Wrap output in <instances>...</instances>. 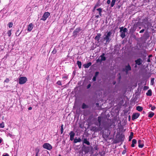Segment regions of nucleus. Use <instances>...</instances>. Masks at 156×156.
Returning <instances> with one entry per match:
<instances>
[{"label":"nucleus","mask_w":156,"mask_h":156,"mask_svg":"<svg viewBox=\"0 0 156 156\" xmlns=\"http://www.w3.org/2000/svg\"><path fill=\"white\" fill-rule=\"evenodd\" d=\"M154 115V112H150L149 113L148 117L151 118L152 117H153V116Z\"/></svg>","instance_id":"5701e85b"},{"label":"nucleus","mask_w":156,"mask_h":156,"mask_svg":"<svg viewBox=\"0 0 156 156\" xmlns=\"http://www.w3.org/2000/svg\"><path fill=\"white\" fill-rule=\"evenodd\" d=\"M126 150H124L122 152V154H125L126 153Z\"/></svg>","instance_id":"a18cd8bd"},{"label":"nucleus","mask_w":156,"mask_h":156,"mask_svg":"<svg viewBox=\"0 0 156 156\" xmlns=\"http://www.w3.org/2000/svg\"><path fill=\"white\" fill-rule=\"evenodd\" d=\"M33 25L32 23H30L28 26L27 31H30L33 29Z\"/></svg>","instance_id":"ddd939ff"},{"label":"nucleus","mask_w":156,"mask_h":156,"mask_svg":"<svg viewBox=\"0 0 156 156\" xmlns=\"http://www.w3.org/2000/svg\"><path fill=\"white\" fill-rule=\"evenodd\" d=\"M0 125H1V124H0Z\"/></svg>","instance_id":"774afa93"},{"label":"nucleus","mask_w":156,"mask_h":156,"mask_svg":"<svg viewBox=\"0 0 156 156\" xmlns=\"http://www.w3.org/2000/svg\"><path fill=\"white\" fill-rule=\"evenodd\" d=\"M143 140H139L138 141V144L139 147L142 148L144 146V144L143 143Z\"/></svg>","instance_id":"1a4fd4ad"},{"label":"nucleus","mask_w":156,"mask_h":156,"mask_svg":"<svg viewBox=\"0 0 156 156\" xmlns=\"http://www.w3.org/2000/svg\"><path fill=\"white\" fill-rule=\"evenodd\" d=\"M57 84L59 85H62V83L59 80L57 82Z\"/></svg>","instance_id":"f704fd0d"},{"label":"nucleus","mask_w":156,"mask_h":156,"mask_svg":"<svg viewBox=\"0 0 156 156\" xmlns=\"http://www.w3.org/2000/svg\"><path fill=\"white\" fill-rule=\"evenodd\" d=\"M16 156V155H15V156Z\"/></svg>","instance_id":"69168bd1"},{"label":"nucleus","mask_w":156,"mask_h":156,"mask_svg":"<svg viewBox=\"0 0 156 156\" xmlns=\"http://www.w3.org/2000/svg\"><path fill=\"white\" fill-rule=\"evenodd\" d=\"M32 107H30L28 108V110H32Z\"/></svg>","instance_id":"5fc2aeb1"},{"label":"nucleus","mask_w":156,"mask_h":156,"mask_svg":"<svg viewBox=\"0 0 156 156\" xmlns=\"http://www.w3.org/2000/svg\"><path fill=\"white\" fill-rule=\"evenodd\" d=\"M8 25L9 28H11L12 26L13 23L12 22H10L8 24Z\"/></svg>","instance_id":"72a5a7b5"},{"label":"nucleus","mask_w":156,"mask_h":156,"mask_svg":"<svg viewBox=\"0 0 156 156\" xmlns=\"http://www.w3.org/2000/svg\"><path fill=\"white\" fill-rule=\"evenodd\" d=\"M27 80V78L26 77H20L19 80V83L20 84H24Z\"/></svg>","instance_id":"7ed1b4c3"},{"label":"nucleus","mask_w":156,"mask_h":156,"mask_svg":"<svg viewBox=\"0 0 156 156\" xmlns=\"http://www.w3.org/2000/svg\"><path fill=\"white\" fill-rule=\"evenodd\" d=\"M42 146L43 148L48 150H51L52 148V147L51 145L48 143H44Z\"/></svg>","instance_id":"39448f33"},{"label":"nucleus","mask_w":156,"mask_h":156,"mask_svg":"<svg viewBox=\"0 0 156 156\" xmlns=\"http://www.w3.org/2000/svg\"><path fill=\"white\" fill-rule=\"evenodd\" d=\"M88 106L86 105L85 103H83V104L82 105V108L83 109H85L87 108Z\"/></svg>","instance_id":"bb28decb"},{"label":"nucleus","mask_w":156,"mask_h":156,"mask_svg":"<svg viewBox=\"0 0 156 156\" xmlns=\"http://www.w3.org/2000/svg\"><path fill=\"white\" fill-rule=\"evenodd\" d=\"M57 52V51L56 49L55 48H54V49L53 50V51H52V53L53 54H56V53Z\"/></svg>","instance_id":"473e14b6"},{"label":"nucleus","mask_w":156,"mask_h":156,"mask_svg":"<svg viewBox=\"0 0 156 156\" xmlns=\"http://www.w3.org/2000/svg\"><path fill=\"white\" fill-rule=\"evenodd\" d=\"M122 31H123L122 32L125 33L127 32V29L126 28H125L123 29Z\"/></svg>","instance_id":"c9c22d12"},{"label":"nucleus","mask_w":156,"mask_h":156,"mask_svg":"<svg viewBox=\"0 0 156 156\" xmlns=\"http://www.w3.org/2000/svg\"><path fill=\"white\" fill-rule=\"evenodd\" d=\"M133 133L132 132L130 133V135L129 137V141H130L133 138Z\"/></svg>","instance_id":"4be33fe9"},{"label":"nucleus","mask_w":156,"mask_h":156,"mask_svg":"<svg viewBox=\"0 0 156 156\" xmlns=\"http://www.w3.org/2000/svg\"><path fill=\"white\" fill-rule=\"evenodd\" d=\"M115 82L114 83V84H115Z\"/></svg>","instance_id":"e2e57ef3"},{"label":"nucleus","mask_w":156,"mask_h":156,"mask_svg":"<svg viewBox=\"0 0 156 156\" xmlns=\"http://www.w3.org/2000/svg\"><path fill=\"white\" fill-rule=\"evenodd\" d=\"M152 55H149L148 56V57L149 58L152 57Z\"/></svg>","instance_id":"13d9d810"},{"label":"nucleus","mask_w":156,"mask_h":156,"mask_svg":"<svg viewBox=\"0 0 156 156\" xmlns=\"http://www.w3.org/2000/svg\"><path fill=\"white\" fill-rule=\"evenodd\" d=\"M0 125H1V124H0Z\"/></svg>","instance_id":"338daca9"},{"label":"nucleus","mask_w":156,"mask_h":156,"mask_svg":"<svg viewBox=\"0 0 156 156\" xmlns=\"http://www.w3.org/2000/svg\"><path fill=\"white\" fill-rule=\"evenodd\" d=\"M9 79L6 78V80H5L4 82H5V83H8L9 82Z\"/></svg>","instance_id":"58836bf2"},{"label":"nucleus","mask_w":156,"mask_h":156,"mask_svg":"<svg viewBox=\"0 0 156 156\" xmlns=\"http://www.w3.org/2000/svg\"><path fill=\"white\" fill-rule=\"evenodd\" d=\"M2 156H9V155L6 153L5 155H3Z\"/></svg>","instance_id":"864d4df0"},{"label":"nucleus","mask_w":156,"mask_h":156,"mask_svg":"<svg viewBox=\"0 0 156 156\" xmlns=\"http://www.w3.org/2000/svg\"><path fill=\"white\" fill-rule=\"evenodd\" d=\"M116 0H112L111 3V7H113L115 4Z\"/></svg>","instance_id":"a878e982"},{"label":"nucleus","mask_w":156,"mask_h":156,"mask_svg":"<svg viewBox=\"0 0 156 156\" xmlns=\"http://www.w3.org/2000/svg\"><path fill=\"white\" fill-rule=\"evenodd\" d=\"M83 143L87 144L88 145H90V142L88 141L87 139L86 138H85L84 139L83 141Z\"/></svg>","instance_id":"aec40b11"},{"label":"nucleus","mask_w":156,"mask_h":156,"mask_svg":"<svg viewBox=\"0 0 156 156\" xmlns=\"http://www.w3.org/2000/svg\"><path fill=\"white\" fill-rule=\"evenodd\" d=\"M140 116V114L138 113H133L132 116V120H134L137 119Z\"/></svg>","instance_id":"6e6552de"},{"label":"nucleus","mask_w":156,"mask_h":156,"mask_svg":"<svg viewBox=\"0 0 156 156\" xmlns=\"http://www.w3.org/2000/svg\"><path fill=\"white\" fill-rule=\"evenodd\" d=\"M125 33L122 32H121V34L120 35V36L122 38H124L125 36Z\"/></svg>","instance_id":"cd10ccee"},{"label":"nucleus","mask_w":156,"mask_h":156,"mask_svg":"<svg viewBox=\"0 0 156 156\" xmlns=\"http://www.w3.org/2000/svg\"><path fill=\"white\" fill-rule=\"evenodd\" d=\"M7 34L9 37H10L11 34V30H10L7 31Z\"/></svg>","instance_id":"c756f323"},{"label":"nucleus","mask_w":156,"mask_h":156,"mask_svg":"<svg viewBox=\"0 0 156 156\" xmlns=\"http://www.w3.org/2000/svg\"><path fill=\"white\" fill-rule=\"evenodd\" d=\"M105 54L104 53H102L101 55L100 56V57L101 58V61H105L106 60V58L105 57Z\"/></svg>","instance_id":"dca6fc26"},{"label":"nucleus","mask_w":156,"mask_h":156,"mask_svg":"<svg viewBox=\"0 0 156 156\" xmlns=\"http://www.w3.org/2000/svg\"><path fill=\"white\" fill-rule=\"evenodd\" d=\"M112 34V32L111 31H109L106 34L104 35L105 37L103 38L104 40L106 41V43H108L111 40V39L110 38L111 35Z\"/></svg>","instance_id":"f03ea898"},{"label":"nucleus","mask_w":156,"mask_h":156,"mask_svg":"<svg viewBox=\"0 0 156 156\" xmlns=\"http://www.w3.org/2000/svg\"><path fill=\"white\" fill-rule=\"evenodd\" d=\"M82 149L83 151L86 154L89 152L90 150V147H83Z\"/></svg>","instance_id":"9d476101"},{"label":"nucleus","mask_w":156,"mask_h":156,"mask_svg":"<svg viewBox=\"0 0 156 156\" xmlns=\"http://www.w3.org/2000/svg\"><path fill=\"white\" fill-rule=\"evenodd\" d=\"M35 151H36L35 156H38V154L39 151V150L38 149H36Z\"/></svg>","instance_id":"2f4dec72"},{"label":"nucleus","mask_w":156,"mask_h":156,"mask_svg":"<svg viewBox=\"0 0 156 156\" xmlns=\"http://www.w3.org/2000/svg\"><path fill=\"white\" fill-rule=\"evenodd\" d=\"M50 13L48 12H44L42 18L40 20L45 21L46 20L47 18L50 16Z\"/></svg>","instance_id":"20e7f679"},{"label":"nucleus","mask_w":156,"mask_h":156,"mask_svg":"<svg viewBox=\"0 0 156 156\" xmlns=\"http://www.w3.org/2000/svg\"><path fill=\"white\" fill-rule=\"evenodd\" d=\"M149 88V87L147 86H145L144 87V90H147Z\"/></svg>","instance_id":"79ce46f5"},{"label":"nucleus","mask_w":156,"mask_h":156,"mask_svg":"<svg viewBox=\"0 0 156 156\" xmlns=\"http://www.w3.org/2000/svg\"><path fill=\"white\" fill-rule=\"evenodd\" d=\"M94 149L96 150H98V148H97V147H95Z\"/></svg>","instance_id":"052dcab7"},{"label":"nucleus","mask_w":156,"mask_h":156,"mask_svg":"<svg viewBox=\"0 0 156 156\" xmlns=\"http://www.w3.org/2000/svg\"><path fill=\"white\" fill-rule=\"evenodd\" d=\"M102 61H101V59H100L99 58H98V59H97L96 60V62L97 63L98 62H100L101 63L102 62Z\"/></svg>","instance_id":"e433bc0d"},{"label":"nucleus","mask_w":156,"mask_h":156,"mask_svg":"<svg viewBox=\"0 0 156 156\" xmlns=\"http://www.w3.org/2000/svg\"><path fill=\"white\" fill-rule=\"evenodd\" d=\"M153 106L151 105V104H150L149 105V107H151V108H152V106Z\"/></svg>","instance_id":"4d7b16f0"},{"label":"nucleus","mask_w":156,"mask_h":156,"mask_svg":"<svg viewBox=\"0 0 156 156\" xmlns=\"http://www.w3.org/2000/svg\"><path fill=\"white\" fill-rule=\"evenodd\" d=\"M136 109L138 111L141 112L143 110V108L142 107L138 106L136 107Z\"/></svg>","instance_id":"412c9836"},{"label":"nucleus","mask_w":156,"mask_h":156,"mask_svg":"<svg viewBox=\"0 0 156 156\" xmlns=\"http://www.w3.org/2000/svg\"><path fill=\"white\" fill-rule=\"evenodd\" d=\"M0 142H1V143L2 142V140L1 139V141H0Z\"/></svg>","instance_id":"0e129e2a"},{"label":"nucleus","mask_w":156,"mask_h":156,"mask_svg":"<svg viewBox=\"0 0 156 156\" xmlns=\"http://www.w3.org/2000/svg\"><path fill=\"white\" fill-rule=\"evenodd\" d=\"M131 70V67L128 64L127 66H125V69H123V70L125 71L126 74L128 73V72L129 71Z\"/></svg>","instance_id":"0eeeda50"},{"label":"nucleus","mask_w":156,"mask_h":156,"mask_svg":"<svg viewBox=\"0 0 156 156\" xmlns=\"http://www.w3.org/2000/svg\"><path fill=\"white\" fill-rule=\"evenodd\" d=\"M81 141V140L80 138H79L78 139H77L76 138L74 139L73 142L74 143H76L78 142H80Z\"/></svg>","instance_id":"a211bd4d"},{"label":"nucleus","mask_w":156,"mask_h":156,"mask_svg":"<svg viewBox=\"0 0 156 156\" xmlns=\"http://www.w3.org/2000/svg\"><path fill=\"white\" fill-rule=\"evenodd\" d=\"M147 62H151V60H150V58H149L148 59H147Z\"/></svg>","instance_id":"6e6d98bb"},{"label":"nucleus","mask_w":156,"mask_h":156,"mask_svg":"<svg viewBox=\"0 0 156 156\" xmlns=\"http://www.w3.org/2000/svg\"><path fill=\"white\" fill-rule=\"evenodd\" d=\"M81 30L80 27H78L75 29V30L73 32V36L74 37H76L79 32Z\"/></svg>","instance_id":"423d86ee"},{"label":"nucleus","mask_w":156,"mask_h":156,"mask_svg":"<svg viewBox=\"0 0 156 156\" xmlns=\"http://www.w3.org/2000/svg\"><path fill=\"white\" fill-rule=\"evenodd\" d=\"M96 77H97L95 76L93 77V78L92 79V80L93 81H95L96 80Z\"/></svg>","instance_id":"37998d69"},{"label":"nucleus","mask_w":156,"mask_h":156,"mask_svg":"<svg viewBox=\"0 0 156 156\" xmlns=\"http://www.w3.org/2000/svg\"><path fill=\"white\" fill-rule=\"evenodd\" d=\"M135 62L136 65H140L142 63V61L141 58H139L136 60Z\"/></svg>","instance_id":"f8f14e48"},{"label":"nucleus","mask_w":156,"mask_h":156,"mask_svg":"<svg viewBox=\"0 0 156 156\" xmlns=\"http://www.w3.org/2000/svg\"><path fill=\"white\" fill-rule=\"evenodd\" d=\"M70 135V139L71 141H73L74 140V137L75 135V133L73 131H71L69 133Z\"/></svg>","instance_id":"9b49d317"},{"label":"nucleus","mask_w":156,"mask_h":156,"mask_svg":"<svg viewBox=\"0 0 156 156\" xmlns=\"http://www.w3.org/2000/svg\"><path fill=\"white\" fill-rule=\"evenodd\" d=\"M91 86L90 84H89L87 86V88L88 89Z\"/></svg>","instance_id":"8fccbe9b"},{"label":"nucleus","mask_w":156,"mask_h":156,"mask_svg":"<svg viewBox=\"0 0 156 156\" xmlns=\"http://www.w3.org/2000/svg\"><path fill=\"white\" fill-rule=\"evenodd\" d=\"M61 133L62 134L63 132L64 128H63V125L62 124L61 126Z\"/></svg>","instance_id":"c85d7f7f"},{"label":"nucleus","mask_w":156,"mask_h":156,"mask_svg":"<svg viewBox=\"0 0 156 156\" xmlns=\"http://www.w3.org/2000/svg\"><path fill=\"white\" fill-rule=\"evenodd\" d=\"M154 78H152L151 79V85H153L154 83Z\"/></svg>","instance_id":"7c9ffc66"},{"label":"nucleus","mask_w":156,"mask_h":156,"mask_svg":"<svg viewBox=\"0 0 156 156\" xmlns=\"http://www.w3.org/2000/svg\"><path fill=\"white\" fill-rule=\"evenodd\" d=\"M106 119L102 116H99L98 117V122H95L94 124L98 127L92 126L90 128V130L94 131V133L99 131H103V127L101 124L103 125L104 130H108L111 126L112 124L110 123H108L105 122Z\"/></svg>","instance_id":"f257e3e1"},{"label":"nucleus","mask_w":156,"mask_h":156,"mask_svg":"<svg viewBox=\"0 0 156 156\" xmlns=\"http://www.w3.org/2000/svg\"><path fill=\"white\" fill-rule=\"evenodd\" d=\"M99 17H100V16L98 15H96L95 16V17L97 18H99Z\"/></svg>","instance_id":"603ef678"},{"label":"nucleus","mask_w":156,"mask_h":156,"mask_svg":"<svg viewBox=\"0 0 156 156\" xmlns=\"http://www.w3.org/2000/svg\"><path fill=\"white\" fill-rule=\"evenodd\" d=\"M146 94L147 96H151L152 95L151 90V89L148 90L147 92L146 93Z\"/></svg>","instance_id":"6ab92c4d"},{"label":"nucleus","mask_w":156,"mask_h":156,"mask_svg":"<svg viewBox=\"0 0 156 156\" xmlns=\"http://www.w3.org/2000/svg\"><path fill=\"white\" fill-rule=\"evenodd\" d=\"M156 109V107L154 106H152V108H151V110L152 111H154Z\"/></svg>","instance_id":"a19ab883"},{"label":"nucleus","mask_w":156,"mask_h":156,"mask_svg":"<svg viewBox=\"0 0 156 156\" xmlns=\"http://www.w3.org/2000/svg\"><path fill=\"white\" fill-rule=\"evenodd\" d=\"M19 30H17L16 31V36H19V35L20 34H20H18L17 35V34H18V32H19Z\"/></svg>","instance_id":"ea45409f"},{"label":"nucleus","mask_w":156,"mask_h":156,"mask_svg":"<svg viewBox=\"0 0 156 156\" xmlns=\"http://www.w3.org/2000/svg\"><path fill=\"white\" fill-rule=\"evenodd\" d=\"M137 65H136V64L134 66V68H136L137 67Z\"/></svg>","instance_id":"680f3d73"},{"label":"nucleus","mask_w":156,"mask_h":156,"mask_svg":"<svg viewBox=\"0 0 156 156\" xmlns=\"http://www.w3.org/2000/svg\"><path fill=\"white\" fill-rule=\"evenodd\" d=\"M77 65L80 69L81 67V62L80 61H78L77 62Z\"/></svg>","instance_id":"393cba45"},{"label":"nucleus","mask_w":156,"mask_h":156,"mask_svg":"<svg viewBox=\"0 0 156 156\" xmlns=\"http://www.w3.org/2000/svg\"><path fill=\"white\" fill-rule=\"evenodd\" d=\"M101 36V34L100 33H98L97 34V35L95 37L94 39L95 40H97L98 42H99V40Z\"/></svg>","instance_id":"4468645a"},{"label":"nucleus","mask_w":156,"mask_h":156,"mask_svg":"<svg viewBox=\"0 0 156 156\" xmlns=\"http://www.w3.org/2000/svg\"><path fill=\"white\" fill-rule=\"evenodd\" d=\"M91 65V63L89 62L86 64H83V66L85 68H87Z\"/></svg>","instance_id":"2eb2a0df"},{"label":"nucleus","mask_w":156,"mask_h":156,"mask_svg":"<svg viewBox=\"0 0 156 156\" xmlns=\"http://www.w3.org/2000/svg\"><path fill=\"white\" fill-rule=\"evenodd\" d=\"M144 29H142V30H141L140 31V33H142L144 32Z\"/></svg>","instance_id":"de8ad7c7"},{"label":"nucleus","mask_w":156,"mask_h":156,"mask_svg":"<svg viewBox=\"0 0 156 156\" xmlns=\"http://www.w3.org/2000/svg\"><path fill=\"white\" fill-rule=\"evenodd\" d=\"M97 5H96L94 7V9H93V11L95 10V9L96 8V7H97Z\"/></svg>","instance_id":"3c124183"},{"label":"nucleus","mask_w":156,"mask_h":156,"mask_svg":"<svg viewBox=\"0 0 156 156\" xmlns=\"http://www.w3.org/2000/svg\"><path fill=\"white\" fill-rule=\"evenodd\" d=\"M96 10L98 12V13L99 15L100 16H101V12H102V9L99 8L98 9H97Z\"/></svg>","instance_id":"b1692460"},{"label":"nucleus","mask_w":156,"mask_h":156,"mask_svg":"<svg viewBox=\"0 0 156 156\" xmlns=\"http://www.w3.org/2000/svg\"><path fill=\"white\" fill-rule=\"evenodd\" d=\"M107 3L108 4H109L111 3L110 0H108L107 2Z\"/></svg>","instance_id":"49530a36"},{"label":"nucleus","mask_w":156,"mask_h":156,"mask_svg":"<svg viewBox=\"0 0 156 156\" xmlns=\"http://www.w3.org/2000/svg\"><path fill=\"white\" fill-rule=\"evenodd\" d=\"M4 123L3 122H2V123H1V128H4Z\"/></svg>","instance_id":"4c0bfd02"},{"label":"nucleus","mask_w":156,"mask_h":156,"mask_svg":"<svg viewBox=\"0 0 156 156\" xmlns=\"http://www.w3.org/2000/svg\"><path fill=\"white\" fill-rule=\"evenodd\" d=\"M131 117L130 115H129L128 117L129 120L130 119Z\"/></svg>","instance_id":"bf43d9fd"},{"label":"nucleus","mask_w":156,"mask_h":156,"mask_svg":"<svg viewBox=\"0 0 156 156\" xmlns=\"http://www.w3.org/2000/svg\"><path fill=\"white\" fill-rule=\"evenodd\" d=\"M99 74V72H96L95 73V75L94 76H96V77H97V76H98V75Z\"/></svg>","instance_id":"c03bdc74"},{"label":"nucleus","mask_w":156,"mask_h":156,"mask_svg":"<svg viewBox=\"0 0 156 156\" xmlns=\"http://www.w3.org/2000/svg\"><path fill=\"white\" fill-rule=\"evenodd\" d=\"M137 142L136 140L135 139H133L132 140V144L131 146L132 147H135V144H136Z\"/></svg>","instance_id":"f3484780"},{"label":"nucleus","mask_w":156,"mask_h":156,"mask_svg":"<svg viewBox=\"0 0 156 156\" xmlns=\"http://www.w3.org/2000/svg\"><path fill=\"white\" fill-rule=\"evenodd\" d=\"M123 27H120V32H121L122 30H123Z\"/></svg>","instance_id":"09e8293b"}]
</instances>
